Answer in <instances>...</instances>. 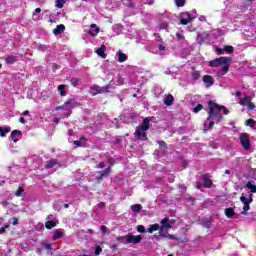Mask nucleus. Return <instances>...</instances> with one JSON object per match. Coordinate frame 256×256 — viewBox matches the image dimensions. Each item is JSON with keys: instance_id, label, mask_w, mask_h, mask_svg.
Wrapping results in <instances>:
<instances>
[{"instance_id": "nucleus-6", "label": "nucleus", "mask_w": 256, "mask_h": 256, "mask_svg": "<svg viewBox=\"0 0 256 256\" xmlns=\"http://www.w3.org/2000/svg\"><path fill=\"white\" fill-rule=\"evenodd\" d=\"M111 171H112L111 167H107L102 171H97L96 175H98V176H96V181L98 183H100V181H103V179H105V177H109V175H111Z\"/></svg>"}, {"instance_id": "nucleus-24", "label": "nucleus", "mask_w": 256, "mask_h": 256, "mask_svg": "<svg viewBox=\"0 0 256 256\" xmlns=\"http://www.w3.org/2000/svg\"><path fill=\"white\" fill-rule=\"evenodd\" d=\"M7 133H11V127H0V137H5Z\"/></svg>"}, {"instance_id": "nucleus-26", "label": "nucleus", "mask_w": 256, "mask_h": 256, "mask_svg": "<svg viewBox=\"0 0 256 256\" xmlns=\"http://www.w3.org/2000/svg\"><path fill=\"white\" fill-rule=\"evenodd\" d=\"M190 77L192 81H197L201 77V72L199 71L191 72Z\"/></svg>"}, {"instance_id": "nucleus-36", "label": "nucleus", "mask_w": 256, "mask_h": 256, "mask_svg": "<svg viewBox=\"0 0 256 256\" xmlns=\"http://www.w3.org/2000/svg\"><path fill=\"white\" fill-rule=\"evenodd\" d=\"M131 209L134 213H139L141 211V204H134L131 206Z\"/></svg>"}, {"instance_id": "nucleus-7", "label": "nucleus", "mask_w": 256, "mask_h": 256, "mask_svg": "<svg viewBox=\"0 0 256 256\" xmlns=\"http://www.w3.org/2000/svg\"><path fill=\"white\" fill-rule=\"evenodd\" d=\"M143 241V237L141 235H127L126 236V243H134V245H137L138 243H141Z\"/></svg>"}, {"instance_id": "nucleus-51", "label": "nucleus", "mask_w": 256, "mask_h": 256, "mask_svg": "<svg viewBox=\"0 0 256 256\" xmlns=\"http://www.w3.org/2000/svg\"><path fill=\"white\" fill-rule=\"evenodd\" d=\"M165 238H166V239H173V240H175V241L178 240V238L175 237V235H173V234H168V235L165 236Z\"/></svg>"}, {"instance_id": "nucleus-27", "label": "nucleus", "mask_w": 256, "mask_h": 256, "mask_svg": "<svg viewBox=\"0 0 256 256\" xmlns=\"http://www.w3.org/2000/svg\"><path fill=\"white\" fill-rule=\"evenodd\" d=\"M125 61H127V54L120 52L118 54V62L119 63H125Z\"/></svg>"}, {"instance_id": "nucleus-53", "label": "nucleus", "mask_w": 256, "mask_h": 256, "mask_svg": "<svg viewBox=\"0 0 256 256\" xmlns=\"http://www.w3.org/2000/svg\"><path fill=\"white\" fill-rule=\"evenodd\" d=\"M5 229H9V225H5L0 228V235H3V233H5Z\"/></svg>"}, {"instance_id": "nucleus-47", "label": "nucleus", "mask_w": 256, "mask_h": 256, "mask_svg": "<svg viewBox=\"0 0 256 256\" xmlns=\"http://www.w3.org/2000/svg\"><path fill=\"white\" fill-rule=\"evenodd\" d=\"M224 50H226L227 53H233L234 48H233V46H225Z\"/></svg>"}, {"instance_id": "nucleus-25", "label": "nucleus", "mask_w": 256, "mask_h": 256, "mask_svg": "<svg viewBox=\"0 0 256 256\" xmlns=\"http://www.w3.org/2000/svg\"><path fill=\"white\" fill-rule=\"evenodd\" d=\"M45 227H46V229L51 230V229H53L54 227H57V222H55V221H53V220L47 221V222L45 223Z\"/></svg>"}, {"instance_id": "nucleus-11", "label": "nucleus", "mask_w": 256, "mask_h": 256, "mask_svg": "<svg viewBox=\"0 0 256 256\" xmlns=\"http://www.w3.org/2000/svg\"><path fill=\"white\" fill-rule=\"evenodd\" d=\"M202 81L205 83L206 87H212V85H215V80L211 75H204Z\"/></svg>"}, {"instance_id": "nucleus-34", "label": "nucleus", "mask_w": 256, "mask_h": 256, "mask_svg": "<svg viewBox=\"0 0 256 256\" xmlns=\"http://www.w3.org/2000/svg\"><path fill=\"white\" fill-rule=\"evenodd\" d=\"M41 245L47 251H53V245L51 243L42 242Z\"/></svg>"}, {"instance_id": "nucleus-49", "label": "nucleus", "mask_w": 256, "mask_h": 256, "mask_svg": "<svg viewBox=\"0 0 256 256\" xmlns=\"http://www.w3.org/2000/svg\"><path fill=\"white\" fill-rule=\"evenodd\" d=\"M164 229L162 226L158 229L160 237H166L167 234L164 233Z\"/></svg>"}, {"instance_id": "nucleus-2", "label": "nucleus", "mask_w": 256, "mask_h": 256, "mask_svg": "<svg viewBox=\"0 0 256 256\" xmlns=\"http://www.w3.org/2000/svg\"><path fill=\"white\" fill-rule=\"evenodd\" d=\"M208 107H209V111H208V117H207L206 121H211V117H213L215 115H220L219 113H221V105H219L213 101H209Z\"/></svg>"}, {"instance_id": "nucleus-37", "label": "nucleus", "mask_w": 256, "mask_h": 256, "mask_svg": "<svg viewBox=\"0 0 256 256\" xmlns=\"http://www.w3.org/2000/svg\"><path fill=\"white\" fill-rule=\"evenodd\" d=\"M222 72H221V76L225 75L228 71H229V63L226 64H222Z\"/></svg>"}, {"instance_id": "nucleus-60", "label": "nucleus", "mask_w": 256, "mask_h": 256, "mask_svg": "<svg viewBox=\"0 0 256 256\" xmlns=\"http://www.w3.org/2000/svg\"><path fill=\"white\" fill-rule=\"evenodd\" d=\"M215 125V122L214 121H210L209 122V125H208V130H211L213 129V126Z\"/></svg>"}, {"instance_id": "nucleus-22", "label": "nucleus", "mask_w": 256, "mask_h": 256, "mask_svg": "<svg viewBox=\"0 0 256 256\" xmlns=\"http://www.w3.org/2000/svg\"><path fill=\"white\" fill-rule=\"evenodd\" d=\"M226 217H228V219H231L234 215H235V210L233 208H226L224 211Z\"/></svg>"}, {"instance_id": "nucleus-59", "label": "nucleus", "mask_w": 256, "mask_h": 256, "mask_svg": "<svg viewBox=\"0 0 256 256\" xmlns=\"http://www.w3.org/2000/svg\"><path fill=\"white\" fill-rule=\"evenodd\" d=\"M80 141H81L82 145H85V143H87V138H85V136H81Z\"/></svg>"}, {"instance_id": "nucleus-18", "label": "nucleus", "mask_w": 256, "mask_h": 256, "mask_svg": "<svg viewBox=\"0 0 256 256\" xmlns=\"http://www.w3.org/2000/svg\"><path fill=\"white\" fill-rule=\"evenodd\" d=\"M63 238V232L59 229L53 231L52 241H57V239Z\"/></svg>"}, {"instance_id": "nucleus-44", "label": "nucleus", "mask_w": 256, "mask_h": 256, "mask_svg": "<svg viewBox=\"0 0 256 256\" xmlns=\"http://www.w3.org/2000/svg\"><path fill=\"white\" fill-rule=\"evenodd\" d=\"M125 7H129L130 9H133L135 7V4H133V1H126L123 3Z\"/></svg>"}, {"instance_id": "nucleus-35", "label": "nucleus", "mask_w": 256, "mask_h": 256, "mask_svg": "<svg viewBox=\"0 0 256 256\" xmlns=\"http://www.w3.org/2000/svg\"><path fill=\"white\" fill-rule=\"evenodd\" d=\"M246 187L247 189H250L251 193H256V186L253 185V183L247 182Z\"/></svg>"}, {"instance_id": "nucleus-32", "label": "nucleus", "mask_w": 256, "mask_h": 256, "mask_svg": "<svg viewBox=\"0 0 256 256\" xmlns=\"http://www.w3.org/2000/svg\"><path fill=\"white\" fill-rule=\"evenodd\" d=\"M58 91H60L61 97H65L67 92L65 91V85L61 84L58 86Z\"/></svg>"}, {"instance_id": "nucleus-19", "label": "nucleus", "mask_w": 256, "mask_h": 256, "mask_svg": "<svg viewBox=\"0 0 256 256\" xmlns=\"http://www.w3.org/2000/svg\"><path fill=\"white\" fill-rule=\"evenodd\" d=\"M173 101H175V98L173 97V95L169 94L165 99H164V104L167 107H171V105H173Z\"/></svg>"}, {"instance_id": "nucleus-15", "label": "nucleus", "mask_w": 256, "mask_h": 256, "mask_svg": "<svg viewBox=\"0 0 256 256\" xmlns=\"http://www.w3.org/2000/svg\"><path fill=\"white\" fill-rule=\"evenodd\" d=\"M161 227L162 229H171L173 226L171 225V223L169 222V218L166 217V218H163L161 220Z\"/></svg>"}, {"instance_id": "nucleus-57", "label": "nucleus", "mask_w": 256, "mask_h": 256, "mask_svg": "<svg viewBox=\"0 0 256 256\" xmlns=\"http://www.w3.org/2000/svg\"><path fill=\"white\" fill-rule=\"evenodd\" d=\"M97 167L98 169H105V162H99Z\"/></svg>"}, {"instance_id": "nucleus-41", "label": "nucleus", "mask_w": 256, "mask_h": 256, "mask_svg": "<svg viewBox=\"0 0 256 256\" xmlns=\"http://www.w3.org/2000/svg\"><path fill=\"white\" fill-rule=\"evenodd\" d=\"M203 109V104H198L196 107L193 108V113H199Z\"/></svg>"}, {"instance_id": "nucleus-46", "label": "nucleus", "mask_w": 256, "mask_h": 256, "mask_svg": "<svg viewBox=\"0 0 256 256\" xmlns=\"http://www.w3.org/2000/svg\"><path fill=\"white\" fill-rule=\"evenodd\" d=\"M137 231H138V233H145V226L138 225L137 226Z\"/></svg>"}, {"instance_id": "nucleus-5", "label": "nucleus", "mask_w": 256, "mask_h": 256, "mask_svg": "<svg viewBox=\"0 0 256 256\" xmlns=\"http://www.w3.org/2000/svg\"><path fill=\"white\" fill-rule=\"evenodd\" d=\"M91 95L92 97H95V95H100L102 93H109V86H99V85H94L90 87Z\"/></svg>"}, {"instance_id": "nucleus-40", "label": "nucleus", "mask_w": 256, "mask_h": 256, "mask_svg": "<svg viewBox=\"0 0 256 256\" xmlns=\"http://www.w3.org/2000/svg\"><path fill=\"white\" fill-rule=\"evenodd\" d=\"M158 145H159L160 149H167L166 141L160 140V141H158Z\"/></svg>"}, {"instance_id": "nucleus-64", "label": "nucleus", "mask_w": 256, "mask_h": 256, "mask_svg": "<svg viewBox=\"0 0 256 256\" xmlns=\"http://www.w3.org/2000/svg\"><path fill=\"white\" fill-rule=\"evenodd\" d=\"M19 122L22 123L23 125H25V123H26L25 118L20 117L19 118Z\"/></svg>"}, {"instance_id": "nucleus-52", "label": "nucleus", "mask_w": 256, "mask_h": 256, "mask_svg": "<svg viewBox=\"0 0 256 256\" xmlns=\"http://www.w3.org/2000/svg\"><path fill=\"white\" fill-rule=\"evenodd\" d=\"M100 229H101L103 235H107V231H108L107 226L102 225Z\"/></svg>"}, {"instance_id": "nucleus-48", "label": "nucleus", "mask_w": 256, "mask_h": 256, "mask_svg": "<svg viewBox=\"0 0 256 256\" xmlns=\"http://www.w3.org/2000/svg\"><path fill=\"white\" fill-rule=\"evenodd\" d=\"M220 111H223L225 115H229V109L225 106H220Z\"/></svg>"}, {"instance_id": "nucleus-8", "label": "nucleus", "mask_w": 256, "mask_h": 256, "mask_svg": "<svg viewBox=\"0 0 256 256\" xmlns=\"http://www.w3.org/2000/svg\"><path fill=\"white\" fill-rule=\"evenodd\" d=\"M201 179H203L204 187H206L207 189H211V187H213V180L211 179V176H209V174H203L201 176Z\"/></svg>"}, {"instance_id": "nucleus-30", "label": "nucleus", "mask_w": 256, "mask_h": 256, "mask_svg": "<svg viewBox=\"0 0 256 256\" xmlns=\"http://www.w3.org/2000/svg\"><path fill=\"white\" fill-rule=\"evenodd\" d=\"M23 193H25V189L23 187H19L15 192L14 195L16 197H23Z\"/></svg>"}, {"instance_id": "nucleus-39", "label": "nucleus", "mask_w": 256, "mask_h": 256, "mask_svg": "<svg viewBox=\"0 0 256 256\" xmlns=\"http://www.w3.org/2000/svg\"><path fill=\"white\" fill-rule=\"evenodd\" d=\"M186 0H175L176 7H185Z\"/></svg>"}, {"instance_id": "nucleus-50", "label": "nucleus", "mask_w": 256, "mask_h": 256, "mask_svg": "<svg viewBox=\"0 0 256 256\" xmlns=\"http://www.w3.org/2000/svg\"><path fill=\"white\" fill-rule=\"evenodd\" d=\"M176 37H177V39H178L179 41L185 40V37L181 34V32H177V33H176Z\"/></svg>"}, {"instance_id": "nucleus-10", "label": "nucleus", "mask_w": 256, "mask_h": 256, "mask_svg": "<svg viewBox=\"0 0 256 256\" xmlns=\"http://www.w3.org/2000/svg\"><path fill=\"white\" fill-rule=\"evenodd\" d=\"M99 31H101V29L97 24H91L90 29L88 30V35H90V37H97V35H99Z\"/></svg>"}, {"instance_id": "nucleus-43", "label": "nucleus", "mask_w": 256, "mask_h": 256, "mask_svg": "<svg viewBox=\"0 0 256 256\" xmlns=\"http://www.w3.org/2000/svg\"><path fill=\"white\" fill-rule=\"evenodd\" d=\"M246 107L249 111H253V109H255V103L250 101L246 104Z\"/></svg>"}, {"instance_id": "nucleus-54", "label": "nucleus", "mask_w": 256, "mask_h": 256, "mask_svg": "<svg viewBox=\"0 0 256 256\" xmlns=\"http://www.w3.org/2000/svg\"><path fill=\"white\" fill-rule=\"evenodd\" d=\"M12 225H19V218L17 217L12 218Z\"/></svg>"}, {"instance_id": "nucleus-13", "label": "nucleus", "mask_w": 256, "mask_h": 256, "mask_svg": "<svg viewBox=\"0 0 256 256\" xmlns=\"http://www.w3.org/2000/svg\"><path fill=\"white\" fill-rule=\"evenodd\" d=\"M55 165H59V161L57 159H51L46 162L44 168L47 170L53 169V167H55Z\"/></svg>"}, {"instance_id": "nucleus-16", "label": "nucleus", "mask_w": 256, "mask_h": 256, "mask_svg": "<svg viewBox=\"0 0 256 256\" xmlns=\"http://www.w3.org/2000/svg\"><path fill=\"white\" fill-rule=\"evenodd\" d=\"M63 31H65V25L60 24L57 25L56 28L53 29V33L54 35H61V33H63Z\"/></svg>"}, {"instance_id": "nucleus-1", "label": "nucleus", "mask_w": 256, "mask_h": 256, "mask_svg": "<svg viewBox=\"0 0 256 256\" xmlns=\"http://www.w3.org/2000/svg\"><path fill=\"white\" fill-rule=\"evenodd\" d=\"M151 127V118L146 117L142 121V125L138 126L134 132L136 141H147V131Z\"/></svg>"}, {"instance_id": "nucleus-58", "label": "nucleus", "mask_w": 256, "mask_h": 256, "mask_svg": "<svg viewBox=\"0 0 256 256\" xmlns=\"http://www.w3.org/2000/svg\"><path fill=\"white\" fill-rule=\"evenodd\" d=\"M38 49H39L40 51H45V49H47V45H45V44L39 45V46H38Z\"/></svg>"}, {"instance_id": "nucleus-3", "label": "nucleus", "mask_w": 256, "mask_h": 256, "mask_svg": "<svg viewBox=\"0 0 256 256\" xmlns=\"http://www.w3.org/2000/svg\"><path fill=\"white\" fill-rule=\"evenodd\" d=\"M227 63H231L230 57H219L210 61V67H221V65H227Z\"/></svg>"}, {"instance_id": "nucleus-55", "label": "nucleus", "mask_w": 256, "mask_h": 256, "mask_svg": "<svg viewBox=\"0 0 256 256\" xmlns=\"http://www.w3.org/2000/svg\"><path fill=\"white\" fill-rule=\"evenodd\" d=\"M74 145H76L77 147H83V143L80 140H75Z\"/></svg>"}, {"instance_id": "nucleus-14", "label": "nucleus", "mask_w": 256, "mask_h": 256, "mask_svg": "<svg viewBox=\"0 0 256 256\" xmlns=\"http://www.w3.org/2000/svg\"><path fill=\"white\" fill-rule=\"evenodd\" d=\"M21 135V131L20 130H13L11 132V135H10V139L14 142V143H17V141H19V139H17V137H20Z\"/></svg>"}, {"instance_id": "nucleus-63", "label": "nucleus", "mask_w": 256, "mask_h": 256, "mask_svg": "<svg viewBox=\"0 0 256 256\" xmlns=\"http://www.w3.org/2000/svg\"><path fill=\"white\" fill-rule=\"evenodd\" d=\"M37 13H41V8H36L33 12V16L37 15Z\"/></svg>"}, {"instance_id": "nucleus-62", "label": "nucleus", "mask_w": 256, "mask_h": 256, "mask_svg": "<svg viewBox=\"0 0 256 256\" xmlns=\"http://www.w3.org/2000/svg\"><path fill=\"white\" fill-rule=\"evenodd\" d=\"M201 187H204L203 183L197 182L196 183V189H201Z\"/></svg>"}, {"instance_id": "nucleus-42", "label": "nucleus", "mask_w": 256, "mask_h": 256, "mask_svg": "<svg viewBox=\"0 0 256 256\" xmlns=\"http://www.w3.org/2000/svg\"><path fill=\"white\" fill-rule=\"evenodd\" d=\"M70 83L73 85V87H77V85H79V78H72Z\"/></svg>"}, {"instance_id": "nucleus-4", "label": "nucleus", "mask_w": 256, "mask_h": 256, "mask_svg": "<svg viewBox=\"0 0 256 256\" xmlns=\"http://www.w3.org/2000/svg\"><path fill=\"white\" fill-rule=\"evenodd\" d=\"M240 144L245 151H249L251 149V140L249 139V134L242 133L240 135Z\"/></svg>"}, {"instance_id": "nucleus-61", "label": "nucleus", "mask_w": 256, "mask_h": 256, "mask_svg": "<svg viewBox=\"0 0 256 256\" xmlns=\"http://www.w3.org/2000/svg\"><path fill=\"white\" fill-rule=\"evenodd\" d=\"M204 227H206V229H209V227H211V221H207L204 223Z\"/></svg>"}, {"instance_id": "nucleus-56", "label": "nucleus", "mask_w": 256, "mask_h": 256, "mask_svg": "<svg viewBox=\"0 0 256 256\" xmlns=\"http://www.w3.org/2000/svg\"><path fill=\"white\" fill-rule=\"evenodd\" d=\"M107 161L110 165H115V159H113V157H109Z\"/></svg>"}, {"instance_id": "nucleus-33", "label": "nucleus", "mask_w": 256, "mask_h": 256, "mask_svg": "<svg viewBox=\"0 0 256 256\" xmlns=\"http://www.w3.org/2000/svg\"><path fill=\"white\" fill-rule=\"evenodd\" d=\"M210 119H212L214 121V123H219L221 121V119H223V115L216 114V115L212 116Z\"/></svg>"}, {"instance_id": "nucleus-17", "label": "nucleus", "mask_w": 256, "mask_h": 256, "mask_svg": "<svg viewBox=\"0 0 256 256\" xmlns=\"http://www.w3.org/2000/svg\"><path fill=\"white\" fill-rule=\"evenodd\" d=\"M65 107L69 106L70 109H75L77 107V101L75 99L70 98L64 103Z\"/></svg>"}, {"instance_id": "nucleus-12", "label": "nucleus", "mask_w": 256, "mask_h": 256, "mask_svg": "<svg viewBox=\"0 0 256 256\" xmlns=\"http://www.w3.org/2000/svg\"><path fill=\"white\" fill-rule=\"evenodd\" d=\"M105 51H107V47H105V45H101V47L96 50V53L102 59H107V54Z\"/></svg>"}, {"instance_id": "nucleus-9", "label": "nucleus", "mask_w": 256, "mask_h": 256, "mask_svg": "<svg viewBox=\"0 0 256 256\" xmlns=\"http://www.w3.org/2000/svg\"><path fill=\"white\" fill-rule=\"evenodd\" d=\"M182 17L184 18L180 19V25H189V23L193 21V17H191V14L189 12L182 13Z\"/></svg>"}, {"instance_id": "nucleus-28", "label": "nucleus", "mask_w": 256, "mask_h": 256, "mask_svg": "<svg viewBox=\"0 0 256 256\" xmlns=\"http://www.w3.org/2000/svg\"><path fill=\"white\" fill-rule=\"evenodd\" d=\"M67 3V0H56L55 1V6L58 9H63L64 5Z\"/></svg>"}, {"instance_id": "nucleus-21", "label": "nucleus", "mask_w": 256, "mask_h": 256, "mask_svg": "<svg viewBox=\"0 0 256 256\" xmlns=\"http://www.w3.org/2000/svg\"><path fill=\"white\" fill-rule=\"evenodd\" d=\"M240 201L246 205V203H253V194H250L249 198L245 197V196H241L240 197Z\"/></svg>"}, {"instance_id": "nucleus-31", "label": "nucleus", "mask_w": 256, "mask_h": 256, "mask_svg": "<svg viewBox=\"0 0 256 256\" xmlns=\"http://www.w3.org/2000/svg\"><path fill=\"white\" fill-rule=\"evenodd\" d=\"M255 123H256L255 120H253L251 118L245 121V125L247 127H251V129L255 128Z\"/></svg>"}, {"instance_id": "nucleus-20", "label": "nucleus", "mask_w": 256, "mask_h": 256, "mask_svg": "<svg viewBox=\"0 0 256 256\" xmlns=\"http://www.w3.org/2000/svg\"><path fill=\"white\" fill-rule=\"evenodd\" d=\"M18 57L17 56H7L5 58V62L8 64V65H13L15 64V62L17 61Z\"/></svg>"}, {"instance_id": "nucleus-45", "label": "nucleus", "mask_w": 256, "mask_h": 256, "mask_svg": "<svg viewBox=\"0 0 256 256\" xmlns=\"http://www.w3.org/2000/svg\"><path fill=\"white\" fill-rule=\"evenodd\" d=\"M102 251H103V249L101 248V246H97L94 251V255H101Z\"/></svg>"}, {"instance_id": "nucleus-38", "label": "nucleus", "mask_w": 256, "mask_h": 256, "mask_svg": "<svg viewBox=\"0 0 256 256\" xmlns=\"http://www.w3.org/2000/svg\"><path fill=\"white\" fill-rule=\"evenodd\" d=\"M249 209H251L250 203L244 204L242 208V215H247V211H249Z\"/></svg>"}, {"instance_id": "nucleus-23", "label": "nucleus", "mask_w": 256, "mask_h": 256, "mask_svg": "<svg viewBox=\"0 0 256 256\" xmlns=\"http://www.w3.org/2000/svg\"><path fill=\"white\" fill-rule=\"evenodd\" d=\"M251 101V96L245 94L244 98L240 99V105L245 106Z\"/></svg>"}, {"instance_id": "nucleus-29", "label": "nucleus", "mask_w": 256, "mask_h": 256, "mask_svg": "<svg viewBox=\"0 0 256 256\" xmlns=\"http://www.w3.org/2000/svg\"><path fill=\"white\" fill-rule=\"evenodd\" d=\"M154 231H159V224H152L147 229V233H153Z\"/></svg>"}]
</instances>
